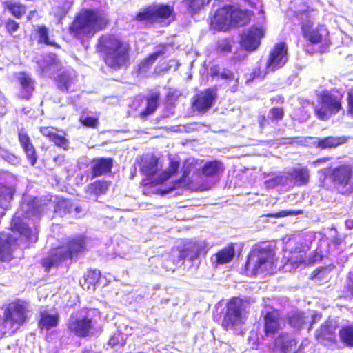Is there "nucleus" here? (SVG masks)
<instances>
[{"label":"nucleus","mask_w":353,"mask_h":353,"mask_svg":"<svg viewBox=\"0 0 353 353\" xmlns=\"http://www.w3.org/2000/svg\"><path fill=\"white\" fill-rule=\"evenodd\" d=\"M190 173L189 168H185L181 176L172 182V189L187 188L196 191H203L210 188L211 186L208 183H201L202 176L199 173H194L193 179L189 176Z\"/></svg>","instance_id":"14"},{"label":"nucleus","mask_w":353,"mask_h":353,"mask_svg":"<svg viewBox=\"0 0 353 353\" xmlns=\"http://www.w3.org/2000/svg\"><path fill=\"white\" fill-rule=\"evenodd\" d=\"M303 213L302 210H281L275 213H268L266 214L267 217L280 218L287 216L299 215Z\"/></svg>","instance_id":"56"},{"label":"nucleus","mask_w":353,"mask_h":353,"mask_svg":"<svg viewBox=\"0 0 353 353\" xmlns=\"http://www.w3.org/2000/svg\"><path fill=\"white\" fill-rule=\"evenodd\" d=\"M65 259L62 258L61 253L56 248L48 256L41 259V264L44 268L45 272H49L51 268L58 266Z\"/></svg>","instance_id":"39"},{"label":"nucleus","mask_w":353,"mask_h":353,"mask_svg":"<svg viewBox=\"0 0 353 353\" xmlns=\"http://www.w3.org/2000/svg\"><path fill=\"white\" fill-rule=\"evenodd\" d=\"M347 113L353 114V91L347 93Z\"/></svg>","instance_id":"58"},{"label":"nucleus","mask_w":353,"mask_h":353,"mask_svg":"<svg viewBox=\"0 0 353 353\" xmlns=\"http://www.w3.org/2000/svg\"><path fill=\"white\" fill-rule=\"evenodd\" d=\"M16 78L21 88V97L26 100L30 99L34 90V81L26 72H19Z\"/></svg>","instance_id":"30"},{"label":"nucleus","mask_w":353,"mask_h":353,"mask_svg":"<svg viewBox=\"0 0 353 353\" xmlns=\"http://www.w3.org/2000/svg\"><path fill=\"white\" fill-rule=\"evenodd\" d=\"M190 173L189 168H185L181 176L172 182V189L187 188L196 191H203L210 188L211 186L208 183H201L202 176L199 173H194L193 179L189 176Z\"/></svg>","instance_id":"15"},{"label":"nucleus","mask_w":353,"mask_h":353,"mask_svg":"<svg viewBox=\"0 0 353 353\" xmlns=\"http://www.w3.org/2000/svg\"><path fill=\"white\" fill-rule=\"evenodd\" d=\"M3 26L9 35L14 36V33L19 29L20 23L13 19H8L4 22Z\"/></svg>","instance_id":"53"},{"label":"nucleus","mask_w":353,"mask_h":353,"mask_svg":"<svg viewBox=\"0 0 353 353\" xmlns=\"http://www.w3.org/2000/svg\"><path fill=\"white\" fill-rule=\"evenodd\" d=\"M232 5L219 8L210 19V25L217 30H228L232 28Z\"/></svg>","instance_id":"19"},{"label":"nucleus","mask_w":353,"mask_h":353,"mask_svg":"<svg viewBox=\"0 0 353 353\" xmlns=\"http://www.w3.org/2000/svg\"><path fill=\"white\" fill-rule=\"evenodd\" d=\"M320 172H323L325 174L323 179H322L320 181L321 187L327 190H331L332 185L327 181V174L325 173V172L323 170H321Z\"/></svg>","instance_id":"59"},{"label":"nucleus","mask_w":353,"mask_h":353,"mask_svg":"<svg viewBox=\"0 0 353 353\" xmlns=\"http://www.w3.org/2000/svg\"><path fill=\"white\" fill-rule=\"evenodd\" d=\"M331 159H332L331 157H325L319 158L314 161V163H318V164L322 163L323 162L330 160Z\"/></svg>","instance_id":"62"},{"label":"nucleus","mask_w":353,"mask_h":353,"mask_svg":"<svg viewBox=\"0 0 353 353\" xmlns=\"http://www.w3.org/2000/svg\"><path fill=\"white\" fill-rule=\"evenodd\" d=\"M28 302L20 299L8 303L1 317L0 331L3 334H14L28 321Z\"/></svg>","instance_id":"4"},{"label":"nucleus","mask_w":353,"mask_h":353,"mask_svg":"<svg viewBox=\"0 0 353 353\" xmlns=\"http://www.w3.org/2000/svg\"><path fill=\"white\" fill-rule=\"evenodd\" d=\"M315 339L324 345H337L338 340L335 333V327L330 321H325L315 332Z\"/></svg>","instance_id":"21"},{"label":"nucleus","mask_w":353,"mask_h":353,"mask_svg":"<svg viewBox=\"0 0 353 353\" xmlns=\"http://www.w3.org/2000/svg\"><path fill=\"white\" fill-rule=\"evenodd\" d=\"M27 206L28 209L26 212L27 215L39 216L46 208V203L42 199L33 197L27 201Z\"/></svg>","instance_id":"42"},{"label":"nucleus","mask_w":353,"mask_h":353,"mask_svg":"<svg viewBox=\"0 0 353 353\" xmlns=\"http://www.w3.org/2000/svg\"><path fill=\"white\" fill-rule=\"evenodd\" d=\"M303 37L312 45L328 46L330 43V32L322 24L316 26L311 21H302L300 24Z\"/></svg>","instance_id":"8"},{"label":"nucleus","mask_w":353,"mask_h":353,"mask_svg":"<svg viewBox=\"0 0 353 353\" xmlns=\"http://www.w3.org/2000/svg\"><path fill=\"white\" fill-rule=\"evenodd\" d=\"M73 79L71 75L65 72L59 74L56 79L57 88L63 92H68L72 83Z\"/></svg>","instance_id":"47"},{"label":"nucleus","mask_w":353,"mask_h":353,"mask_svg":"<svg viewBox=\"0 0 353 353\" xmlns=\"http://www.w3.org/2000/svg\"><path fill=\"white\" fill-rule=\"evenodd\" d=\"M235 249L234 244L232 243H228L226 246L214 254V263L216 266L230 263L233 259Z\"/></svg>","instance_id":"37"},{"label":"nucleus","mask_w":353,"mask_h":353,"mask_svg":"<svg viewBox=\"0 0 353 353\" xmlns=\"http://www.w3.org/2000/svg\"><path fill=\"white\" fill-rule=\"evenodd\" d=\"M79 122L83 125L89 128H97L99 124L98 117L91 116L81 117L79 119Z\"/></svg>","instance_id":"55"},{"label":"nucleus","mask_w":353,"mask_h":353,"mask_svg":"<svg viewBox=\"0 0 353 353\" xmlns=\"http://www.w3.org/2000/svg\"><path fill=\"white\" fill-rule=\"evenodd\" d=\"M290 181L295 185L303 186L307 185L310 181V172L305 167L294 168L288 172Z\"/></svg>","instance_id":"35"},{"label":"nucleus","mask_w":353,"mask_h":353,"mask_svg":"<svg viewBox=\"0 0 353 353\" xmlns=\"http://www.w3.org/2000/svg\"><path fill=\"white\" fill-rule=\"evenodd\" d=\"M216 89L209 88L196 93L191 100V109L193 112L205 114L216 102Z\"/></svg>","instance_id":"11"},{"label":"nucleus","mask_w":353,"mask_h":353,"mask_svg":"<svg viewBox=\"0 0 353 353\" xmlns=\"http://www.w3.org/2000/svg\"><path fill=\"white\" fill-rule=\"evenodd\" d=\"M211 0H182V3L192 14H196L207 6Z\"/></svg>","instance_id":"46"},{"label":"nucleus","mask_w":353,"mask_h":353,"mask_svg":"<svg viewBox=\"0 0 353 353\" xmlns=\"http://www.w3.org/2000/svg\"><path fill=\"white\" fill-rule=\"evenodd\" d=\"M272 103L276 102L277 103H283L284 98L281 96H277L276 97H272L270 99Z\"/></svg>","instance_id":"61"},{"label":"nucleus","mask_w":353,"mask_h":353,"mask_svg":"<svg viewBox=\"0 0 353 353\" xmlns=\"http://www.w3.org/2000/svg\"><path fill=\"white\" fill-rule=\"evenodd\" d=\"M58 314H50L46 310L40 312L38 327L41 330L45 329L48 330L52 327H56L58 325Z\"/></svg>","instance_id":"40"},{"label":"nucleus","mask_w":353,"mask_h":353,"mask_svg":"<svg viewBox=\"0 0 353 353\" xmlns=\"http://www.w3.org/2000/svg\"><path fill=\"white\" fill-rule=\"evenodd\" d=\"M334 186L342 194L353 192V168L344 163L331 170L329 174Z\"/></svg>","instance_id":"7"},{"label":"nucleus","mask_w":353,"mask_h":353,"mask_svg":"<svg viewBox=\"0 0 353 353\" xmlns=\"http://www.w3.org/2000/svg\"><path fill=\"white\" fill-rule=\"evenodd\" d=\"M101 273L97 269H88L83 275L82 286L87 290L94 292L100 282Z\"/></svg>","instance_id":"36"},{"label":"nucleus","mask_w":353,"mask_h":353,"mask_svg":"<svg viewBox=\"0 0 353 353\" xmlns=\"http://www.w3.org/2000/svg\"><path fill=\"white\" fill-rule=\"evenodd\" d=\"M145 108L139 114V117L143 120L147 119L149 115L154 114L159 106L160 93L157 91L150 92L145 96Z\"/></svg>","instance_id":"31"},{"label":"nucleus","mask_w":353,"mask_h":353,"mask_svg":"<svg viewBox=\"0 0 353 353\" xmlns=\"http://www.w3.org/2000/svg\"><path fill=\"white\" fill-rule=\"evenodd\" d=\"M288 324L294 328H301L305 323V316L303 313L294 312L288 318Z\"/></svg>","instance_id":"48"},{"label":"nucleus","mask_w":353,"mask_h":353,"mask_svg":"<svg viewBox=\"0 0 353 353\" xmlns=\"http://www.w3.org/2000/svg\"><path fill=\"white\" fill-rule=\"evenodd\" d=\"M164 52L163 50H159L152 54H148L145 57L139 64L138 68L140 72H145L150 70L157 59L163 55Z\"/></svg>","instance_id":"45"},{"label":"nucleus","mask_w":353,"mask_h":353,"mask_svg":"<svg viewBox=\"0 0 353 353\" xmlns=\"http://www.w3.org/2000/svg\"><path fill=\"white\" fill-rule=\"evenodd\" d=\"M179 167V162L177 161H171L169 164V169L163 170L159 174L158 173V176L156 178L152 177V179L149 178H143L141 179L140 182V185L141 186H148L150 185L152 187L156 186L159 184L163 183L164 181H167L172 176L176 174L177 173L178 169Z\"/></svg>","instance_id":"23"},{"label":"nucleus","mask_w":353,"mask_h":353,"mask_svg":"<svg viewBox=\"0 0 353 353\" xmlns=\"http://www.w3.org/2000/svg\"><path fill=\"white\" fill-rule=\"evenodd\" d=\"M263 332L266 337L274 336L281 329V315L279 310L270 307L261 312Z\"/></svg>","instance_id":"17"},{"label":"nucleus","mask_w":353,"mask_h":353,"mask_svg":"<svg viewBox=\"0 0 353 353\" xmlns=\"http://www.w3.org/2000/svg\"><path fill=\"white\" fill-rule=\"evenodd\" d=\"M14 228L21 235L23 236L26 240L35 241L37 240V236L33 233L32 229L27 223L17 221L14 224Z\"/></svg>","instance_id":"44"},{"label":"nucleus","mask_w":353,"mask_h":353,"mask_svg":"<svg viewBox=\"0 0 353 353\" xmlns=\"http://www.w3.org/2000/svg\"><path fill=\"white\" fill-rule=\"evenodd\" d=\"M54 66L57 70L61 68V63L54 52H50L43 59V69L48 70Z\"/></svg>","instance_id":"49"},{"label":"nucleus","mask_w":353,"mask_h":353,"mask_svg":"<svg viewBox=\"0 0 353 353\" xmlns=\"http://www.w3.org/2000/svg\"><path fill=\"white\" fill-rule=\"evenodd\" d=\"M113 159L111 157L94 158L91 161L90 174L91 179L105 176L112 172Z\"/></svg>","instance_id":"22"},{"label":"nucleus","mask_w":353,"mask_h":353,"mask_svg":"<svg viewBox=\"0 0 353 353\" xmlns=\"http://www.w3.org/2000/svg\"><path fill=\"white\" fill-rule=\"evenodd\" d=\"M35 32L37 35V43L39 44L52 46L56 49L61 48V46L59 43L50 39L49 30L46 26H38Z\"/></svg>","instance_id":"41"},{"label":"nucleus","mask_w":353,"mask_h":353,"mask_svg":"<svg viewBox=\"0 0 353 353\" xmlns=\"http://www.w3.org/2000/svg\"><path fill=\"white\" fill-rule=\"evenodd\" d=\"M65 260H72L85 251L87 249L86 237L84 235H77L68 239L63 245L57 247Z\"/></svg>","instance_id":"12"},{"label":"nucleus","mask_w":353,"mask_h":353,"mask_svg":"<svg viewBox=\"0 0 353 353\" xmlns=\"http://www.w3.org/2000/svg\"><path fill=\"white\" fill-rule=\"evenodd\" d=\"M275 246L271 244H256L250 251L244 265L245 272L256 275L263 271L269 270L276 266Z\"/></svg>","instance_id":"3"},{"label":"nucleus","mask_w":353,"mask_h":353,"mask_svg":"<svg viewBox=\"0 0 353 353\" xmlns=\"http://www.w3.org/2000/svg\"><path fill=\"white\" fill-rule=\"evenodd\" d=\"M17 137L28 161L32 166H34L37 163L38 156L30 137L25 129L21 128L17 131Z\"/></svg>","instance_id":"20"},{"label":"nucleus","mask_w":353,"mask_h":353,"mask_svg":"<svg viewBox=\"0 0 353 353\" xmlns=\"http://www.w3.org/2000/svg\"><path fill=\"white\" fill-rule=\"evenodd\" d=\"M304 263H305V259L304 256H301V255L300 256L292 255L286 259L285 264L287 265H290L292 268H296L299 267L301 264Z\"/></svg>","instance_id":"57"},{"label":"nucleus","mask_w":353,"mask_h":353,"mask_svg":"<svg viewBox=\"0 0 353 353\" xmlns=\"http://www.w3.org/2000/svg\"><path fill=\"white\" fill-rule=\"evenodd\" d=\"M36 12H37L36 10H30L26 17L27 21H32V19H33Z\"/></svg>","instance_id":"63"},{"label":"nucleus","mask_w":353,"mask_h":353,"mask_svg":"<svg viewBox=\"0 0 353 353\" xmlns=\"http://www.w3.org/2000/svg\"><path fill=\"white\" fill-rule=\"evenodd\" d=\"M223 171L224 166L222 162L218 160H212L207 161L201 168V171L196 173H199L202 177L203 176L206 177H214L219 175ZM203 181V179L202 178L201 183H206Z\"/></svg>","instance_id":"34"},{"label":"nucleus","mask_w":353,"mask_h":353,"mask_svg":"<svg viewBox=\"0 0 353 353\" xmlns=\"http://www.w3.org/2000/svg\"><path fill=\"white\" fill-rule=\"evenodd\" d=\"M214 75L227 82L235 81L237 83L238 81L237 79L235 78L234 73L228 68H224L221 72H216Z\"/></svg>","instance_id":"54"},{"label":"nucleus","mask_w":353,"mask_h":353,"mask_svg":"<svg viewBox=\"0 0 353 353\" xmlns=\"http://www.w3.org/2000/svg\"><path fill=\"white\" fill-rule=\"evenodd\" d=\"M174 19V7L168 4H154L145 6L137 12L133 17L134 21L145 24L170 22Z\"/></svg>","instance_id":"6"},{"label":"nucleus","mask_w":353,"mask_h":353,"mask_svg":"<svg viewBox=\"0 0 353 353\" xmlns=\"http://www.w3.org/2000/svg\"><path fill=\"white\" fill-rule=\"evenodd\" d=\"M111 21L108 14L99 8H87L76 14L69 24L68 31L77 39L91 37L97 32L106 30Z\"/></svg>","instance_id":"2"},{"label":"nucleus","mask_w":353,"mask_h":353,"mask_svg":"<svg viewBox=\"0 0 353 353\" xmlns=\"http://www.w3.org/2000/svg\"><path fill=\"white\" fill-rule=\"evenodd\" d=\"M111 185V181L105 179H97L87 185L85 192L90 197L97 199L99 196L105 194Z\"/></svg>","instance_id":"28"},{"label":"nucleus","mask_w":353,"mask_h":353,"mask_svg":"<svg viewBox=\"0 0 353 353\" xmlns=\"http://www.w3.org/2000/svg\"><path fill=\"white\" fill-rule=\"evenodd\" d=\"M279 347L280 353H298V341L295 338L289 337L288 333L282 332L274 341Z\"/></svg>","instance_id":"29"},{"label":"nucleus","mask_w":353,"mask_h":353,"mask_svg":"<svg viewBox=\"0 0 353 353\" xmlns=\"http://www.w3.org/2000/svg\"><path fill=\"white\" fill-rule=\"evenodd\" d=\"M347 292H350L352 296H353V279L352 278H349L347 281L346 285Z\"/></svg>","instance_id":"60"},{"label":"nucleus","mask_w":353,"mask_h":353,"mask_svg":"<svg viewBox=\"0 0 353 353\" xmlns=\"http://www.w3.org/2000/svg\"><path fill=\"white\" fill-rule=\"evenodd\" d=\"M339 336L345 346L353 347V324L342 326L339 331Z\"/></svg>","instance_id":"43"},{"label":"nucleus","mask_w":353,"mask_h":353,"mask_svg":"<svg viewBox=\"0 0 353 353\" xmlns=\"http://www.w3.org/2000/svg\"><path fill=\"white\" fill-rule=\"evenodd\" d=\"M78 317H71L67 323L68 331L80 338H86L92 334L94 329V321L88 312Z\"/></svg>","instance_id":"10"},{"label":"nucleus","mask_w":353,"mask_h":353,"mask_svg":"<svg viewBox=\"0 0 353 353\" xmlns=\"http://www.w3.org/2000/svg\"><path fill=\"white\" fill-rule=\"evenodd\" d=\"M96 48L108 68L119 70L130 65L132 52L130 42L119 34L105 33L101 35Z\"/></svg>","instance_id":"1"},{"label":"nucleus","mask_w":353,"mask_h":353,"mask_svg":"<svg viewBox=\"0 0 353 353\" xmlns=\"http://www.w3.org/2000/svg\"><path fill=\"white\" fill-rule=\"evenodd\" d=\"M265 30L263 27L252 26L241 35L239 43L241 48L248 52L255 51L261 45Z\"/></svg>","instance_id":"16"},{"label":"nucleus","mask_w":353,"mask_h":353,"mask_svg":"<svg viewBox=\"0 0 353 353\" xmlns=\"http://www.w3.org/2000/svg\"><path fill=\"white\" fill-rule=\"evenodd\" d=\"M72 208V203L68 199H59L54 207V212L64 214L70 213Z\"/></svg>","instance_id":"51"},{"label":"nucleus","mask_w":353,"mask_h":353,"mask_svg":"<svg viewBox=\"0 0 353 353\" xmlns=\"http://www.w3.org/2000/svg\"><path fill=\"white\" fill-rule=\"evenodd\" d=\"M250 303L239 296H232L225 304L221 325L225 331L235 330L245 324Z\"/></svg>","instance_id":"5"},{"label":"nucleus","mask_w":353,"mask_h":353,"mask_svg":"<svg viewBox=\"0 0 353 353\" xmlns=\"http://www.w3.org/2000/svg\"><path fill=\"white\" fill-rule=\"evenodd\" d=\"M17 246V239L10 235L0 236V261L8 262L14 259L13 252Z\"/></svg>","instance_id":"24"},{"label":"nucleus","mask_w":353,"mask_h":353,"mask_svg":"<svg viewBox=\"0 0 353 353\" xmlns=\"http://www.w3.org/2000/svg\"><path fill=\"white\" fill-rule=\"evenodd\" d=\"M234 41L231 39H223L217 42L216 50L220 53L227 54L232 51Z\"/></svg>","instance_id":"50"},{"label":"nucleus","mask_w":353,"mask_h":353,"mask_svg":"<svg viewBox=\"0 0 353 353\" xmlns=\"http://www.w3.org/2000/svg\"><path fill=\"white\" fill-rule=\"evenodd\" d=\"M319 99L321 106L315 108L314 114L319 120H327L332 114L338 113L341 109V99L329 91L321 92Z\"/></svg>","instance_id":"9"},{"label":"nucleus","mask_w":353,"mask_h":353,"mask_svg":"<svg viewBox=\"0 0 353 353\" xmlns=\"http://www.w3.org/2000/svg\"><path fill=\"white\" fill-rule=\"evenodd\" d=\"M3 9L14 17L15 19H21L26 13V5L14 1H5L3 2Z\"/></svg>","instance_id":"38"},{"label":"nucleus","mask_w":353,"mask_h":353,"mask_svg":"<svg viewBox=\"0 0 353 353\" xmlns=\"http://www.w3.org/2000/svg\"><path fill=\"white\" fill-rule=\"evenodd\" d=\"M347 140L348 138L345 136H327L323 138H318L314 142V146L321 150L336 148L345 143Z\"/></svg>","instance_id":"33"},{"label":"nucleus","mask_w":353,"mask_h":353,"mask_svg":"<svg viewBox=\"0 0 353 353\" xmlns=\"http://www.w3.org/2000/svg\"><path fill=\"white\" fill-rule=\"evenodd\" d=\"M39 132L50 141L63 150H68L69 147V140L64 135H61L57 133L58 130L54 127L50 128L48 126H41L39 128Z\"/></svg>","instance_id":"25"},{"label":"nucleus","mask_w":353,"mask_h":353,"mask_svg":"<svg viewBox=\"0 0 353 353\" xmlns=\"http://www.w3.org/2000/svg\"><path fill=\"white\" fill-rule=\"evenodd\" d=\"M288 59V48L285 42L276 43L270 51L265 63L267 70L275 71L283 68Z\"/></svg>","instance_id":"13"},{"label":"nucleus","mask_w":353,"mask_h":353,"mask_svg":"<svg viewBox=\"0 0 353 353\" xmlns=\"http://www.w3.org/2000/svg\"><path fill=\"white\" fill-rule=\"evenodd\" d=\"M285 116V110L282 107H273L270 109L268 116L260 114L258 117V122L260 128L263 129L271 123H278L282 121Z\"/></svg>","instance_id":"26"},{"label":"nucleus","mask_w":353,"mask_h":353,"mask_svg":"<svg viewBox=\"0 0 353 353\" xmlns=\"http://www.w3.org/2000/svg\"><path fill=\"white\" fill-rule=\"evenodd\" d=\"M12 198L9 187L0 183V207H3Z\"/></svg>","instance_id":"52"},{"label":"nucleus","mask_w":353,"mask_h":353,"mask_svg":"<svg viewBox=\"0 0 353 353\" xmlns=\"http://www.w3.org/2000/svg\"><path fill=\"white\" fill-rule=\"evenodd\" d=\"M201 249V245L196 242L185 243L181 248L179 249V261L183 262L185 260L194 261L200 256Z\"/></svg>","instance_id":"27"},{"label":"nucleus","mask_w":353,"mask_h":353,"mask_svg":"<svg viewBox=\"0 0 353 353\" xmlns=\"http://www.w3.org/2000/svg\"><path fill=\"white\" fill-rule=\"evenodd\" d=\"M137 163L141 174L145 178L152 179L161 170L159 158L154 153L142 154L138 159Z\"/></svg>","instance_id":"18"},{"label":"nucleus","mask_w":353,"mask_h":353,"mask_svg":"<svg viewBox=\"0 0 353 353\" xmlns=\"http://www.w3.org/2000/svg\"><path fill=\"white\" fill-rule=\"evenodd\" d=\"M345 226L347 229L353 228V220L347 219L345 221Z\"/></svg>","instance_id":"64"},{"label":"nucleus","mask_w":353,"mask_h":353,"mask_svg":"<svg viewBox=\"0 0 353 353\" xmlns=\"http://www.w3.org/2000/svg\"><path fill=\"white\" fill-rule=\"evenodd\" d=\"M232 27H240L247 25L253 16V12L241 9L232 5Z\"/></svg>","instance_id":"32"}]
</instances>
